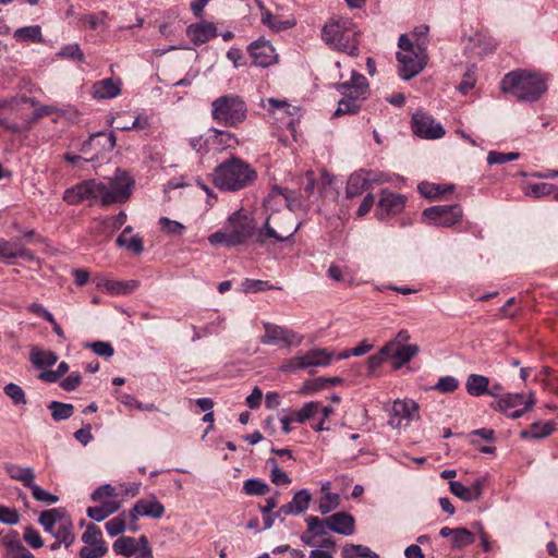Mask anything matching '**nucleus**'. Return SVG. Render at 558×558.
Wrapping results in <instances>:
<instances>
[{
  "mask_svg": "<svg viewBox=\"0 0 558 558\" xmlns=\"http://www.w3.org/2000/svg\"><path fill=\"white\" fill-rule=\"evenodd\" d=\"M209 132L210 147L216 150H223L236 142L234 134L228 131L210 129Z\"/></svg>",
  "mask_w": 558,
  "mask_h": 558,
  "instance_id": "79ce46f5",
  "label": "nucleus"
},
{
  "mask_svg": "<svg viewBox=\"0 0 558 558\" xmlns=\"http://www.w3.org/2000/svg\"><path fill=\"white\" fill-rule=\"evenodd\" d=\"M490 380L487 376L480 374H471L465 381V390L472 397H481L489 395L496 397L494 390H489Z\"/></svg>",
  "mask_w": 558,
  "mask_h": 558,
  "instance_id": "473e14b6",
  "label": "nucleus"
},
{
  "mask_svg": "<svg viewBox=\"0 0 558 558\" xmlns=\"http://www.w3.org/2000/svg\"><path fill=\"white\" fill-rule=\"evenodd\" d=\"M126 218V214L120 211L113 216L95 219L90 226V233L94 236L106 235L109 238L125 223Z\"/></svg>",
  "mask_w": 558,
  "mask_h": 558,
  "instance_id": "5701e85b",
  "label": "nucleus"
},
{
  "mask_svg": "<svg viewBox=\"0 0 558 558\" xmlns=\"http://www.w3.org/2000/svg\"><path fill=\"white\" fill-rule=\"evenodd\" d=\"M248 53L255 65L267 68L278 61V54L269 40L258 38L248 46Z\"/></svg>",
  "mask_w": 558,
  "mask_h": 558,
  "instance_id": "aec40b11",
  "label": "nucleus"
},
{
  "mask_svg": "<svg viewBox=\"0 0 558 558\" xmlns=\"http://www.w3.org/2000/svg\"><path fill=\"white\" fill-rule=\"evenodd\" d=\"M140 283L136 280H113L108 277H98L96 279V287L98 290L106 292L110 295H126L131 294L138 288Z\"/></svg>",
  "mask_w": 558,
  "mask_h": 558,
  "instance_id": "b1692460",
  "label": "nucleus"
},
{
  "mask_svg": "<svg viewBox=\"0 0 558 558\" xmlns=\"http://www.w3.org/2000/svg\"><path fill=\"white\" fill-rule=\"evenodd\" d=\"M13 37L19 43L41 44L45 41L39 25L20 27L14 31Z\"/></svg>",
  "mask_w": 558,
  "mask_h": 558,
  "instance_id": "a19ab883",
  "label": "nucleus"
},
{
  "mask_svg": "<svg viewBox=\"0 0 558 558\" xmlns=\"http://www.w3.org/2000/svg\"><path fill=\"white\" fill-rule=\"evenodd\" d=\"M333 87L341 95V99L338 101V107L333 113L335 117L357 113L369 94V85L366 77L354 70L351 71L349 80L337 83Z\"/></svg>",
  "mask_w": 558,
  "mask_h": 558,
  "instance_id": "20e7f679",
  "label": "nucleus"
},
{
  "mask_svg": "<svg viewBox=\"0 0 558 558\" xmlns=\"http://www.w3.org/2000/svg\"><path fill=\"white\" fill-rule=\"evenodd\" d=\"M500 89L521 102H536L548 89L546 74L529 70L511 71L500 82Z\"/></svg>",
  "mask_w": 558,
  "mask_h": 558,
  "instance_id": "f03ea898",
  "label": "nucleus"
},
{
  "mask_svg": "<svg viewBox=\"0 0 558 558\" xmlns=\"http://www.w3.org/2000/svg\"><path fill=\"white\" fill-rule=\"evenodd\" d=\"M38 522L56 539H61L65 548H69L74 543L73 522L62 509L53 508L43 511Z\"/></svg>",
  "mask_w": 558,
  "mask_h": 558,
  "instance_id": "1a4fd4ad",
  "label": "nucleus"
},
{
  "mask_svg": "<svg viewBox=\"0 0 558 558\" xmlns=\"http://www.w3.org/2000/svg\"><path fill=\"white\" fill-rule=\"evenodd\" d=\"M493 405L508 417L518 418L533 408L534 399L523 393L507 395L496 400Z\"/></svg>",
  "mask_w": 558,
  "mask_h": 558,
  "instance_id": "2eb2a0df",
  "label": "nucleus"
},
{
  "mask_svg": "<svg viewBox=\"0 0 558 558\" xmlns=\"http://www.w3.org/2000/svg\"><path fill=\"white\" fill-rule=\"evenodd\" d=\"M407 198L402 194L392 193L389 191H381V196L378 201L376 216L378 219L384 220L391 216L399 215L404 206Z\"/></svg>",
  "mask_w": 558,
  "mask_h": 558,
  "instance_id": "6ab92c4d",
  "label": "nucleus"
},
{
  "mask_svg": "<svg viewBox=\"0 0 558 558\" xmlns=\"http://www.w3.org/2000/svg\"><path fill=\"white\" fill-rule=\"evenodd\" d=\"M459 380L453 376H442L435 384L434 389L441 393H450L458 389Z\"/></svg>",
  "mask_w": 558,
  "mask_h": 558,
  "instance_id": "69168bd1",
  "label": "nucleus"
},
{
  "mask_svg": "<svg viewBox=\"0 0 558 558\" xmlns=\"http://www.w3.org/2000/svg\"><path fill=\"white\" fill-rule=\"evenodd\" d=\"M341 555L343 558H377L378 555L364 545L348 544L343 546Z\"/></svg>",
  "mask_w": 558,
  "mask_h": 558,
  "instance_id": "de8ad7c7",
  "label": "nucleus"
},
{
  "mask_svg": "<svg viewBox=\"0 0 558 558\" xmlns=\"http://www.w3.org/2000/svg\"><path fill=\"white\" fill-rule=\"evenodd\" d=\"M463 213L460 205H438L424 209L423 220L430 226L449 228L462 219Z\"/></svg>",
  "mask_w": 558,
  "mask_h": 558,
  "instance_id": "ddd939ff",
  "label": "nucleus"
},
{
  "mask_svg": "<svg viewBox=\"0 0 558 558\" xmlns=\"http://www.w3.org/2000/svg\"><path fill=\"white\" fill-rule=\"evenodd\" d=\"M186 35L194 45L199 46L208 43L211 38L217 37L218 32L214 23L202 21L199 23L189 25L186 27Z\"/></svg>",
  "mask_w": 558,
  "mask_h": 558,
  "instance_id": "cd10ccee",
  "label": "nucleus"
},
{
  "mask_svg": "<svg viewBox=\"0 0 558 558\" xmlns=\"http://www.w3.org/2000/svg\"><path fill=\"white\" fill-rule=\"evenodd\" d=\"M112 549L116 555L124 557L153 558V549L145 535L140 536L138 542L131 536H121L114 541Z\"/></svg>",
  "mask_w": 558,
  "mask_h": 558,
  "instance_id": "dca6fc26",
  "label": "nucleus"
},
{
  "mask_svg": "<svg viewBox=\"0 0 558 558\" xmlns=\"http://www.w3.org/2000/svg\"><path fill=\"white\" fill-rule=\"evenodd\" d=\"M133 186L132 177L118 169L108 184L90 179L66 189L63 193V201L72 206L83 202H99L102 206H108L125 202L130 197Z\"/></svg>",
  "mask_w": 558,
  "mask_h": 558,
  "instance_id": "f257e3e1",
  "label": "nucleus"
},
{
  "mask_svg": "<svg viewBox=\"0 0 558 558\" xmlns=\"http://www.w3.org/2000/svg\"><path fill=\"white\" fill-rule=\"evenodd\" d=\"M420 404L411 399H396L388 414V425L399 432L405 430L413 422L421 418Z\"/></svg>",
  "mask_w": 558,
  "mask_h": 558,
  "instance_id": "f8f14e48",
  "label": "nucleus"
},
{
  "mask_svg": "<svg viewBox=\"0 0 558 558\" xmlns=\"http://www.w3.org/2000/svg\"><path fill=\"white\" fill-rule=\"evenodd\" d=\"M327 527L336 534L350 536L355 532V519L347 512H337L327 518Z\"/></svg>",
  "mask_w": 558,
  "mask_h": 558,
  "instance_id": "c756f323",
  "label": "nucleus"
},
{
  "mask_svg": "<svg viewBox=\"0 0 558 558\" xmlns=\"http://www.w3.org/2000/svg\"><path fill=\"white\" fill-rule=\"evenodd\" d=\"M119 247H125L134 254H141L144 251L143 239L138 234H133V228L126 226L116 240Z\"/></svg>",
  "mask_w": 558,
  "mask_h": 558,
  "instance_id": "72a5a7b5",
  "label": "nucleus"
},
{
  "mask_svg": "<svg viewBox=\"0 0 558 558\" xmlns=\"http://www.w3.org/2000/svg\"><path fill=\"white\" fill-rule=\"evenodd\" d=\"M84 546L80 550L81 558H101L107 551L108 547L102 539L101 530L95 524H88L86 531L82 535Z\"/></svg>",
  "mask_w": 558,
  "mask_h": 558,
  "instance_id": "f3484780",
  "label": "nucleus"
},
{
  "mask_svg": "<svg viewBox=\"0 0 558 558\" xmlns=\"http://www.w3.org/2000/svg\"><path fill=\"white\" fill-rule=\"evenodd\" d=\"M386 347H390L389 350V360H392V366L396 369L401 368L403 365L409 363L414 355L418 352V348L416 344H401L397 340H391L385 344Z\"/></svg>",
  "mask_w": 558,
  "mask_h": 558,
  "instance_id": "bb28decb",
  "label": "nucleus"
},
{
  "mask_svg": "<svg viewBox=\"0 0 558 558\" xmlns=\"http://www.w3.org/2000/svg\"><path fill=\"white\" fill-rule=\"evenodd\" d=\"M58 56L61 58L84 62V53L78 44H70L63 46L58 52Z\"/></svg>",
  "mask_w": 558,
  "mask_h": 558,
  "instance_id": "338daca9",
  "label": "nucleus"
},
{
  "mask_svg": "<svg viewBox=\"0 0 558 558\" xmlns=\"http://www.w3.org/2000/svg\"><path fill=\"white\" fill-rule=\"evenodd\" d=\"M474 541V534L465 527H457L451 538L452 547L456 549L464 548Z\"/></svg>",
  "mask_w": 558,
  "mask_h": 558,
  "instance_id": "3c124183",
  "label": "nucleus"
},
{
  "mask_svg": "<svg viewBox=\"0 0 558 558\" xmlns=\"http://www.w3.org/2000/svg\"><path fill=\"white\" fill-rule=\"evenodd\" d=\"M4 470L12 480L23 483V485L28 488L35 482V472L31 466H20L13 463H7L4 465Z\"/></svg>",
  "mask_w": 558,
  "mask_h": 558,
  "instance_id": "c9c22d12",
  "label": "nucleus"
},
{
  "mask_svg": "<svg viewBox=\"0 0 558 558\" xmlns=\"http://www.w3.org/2000/svg\"><path fill=\"white\" fill-rule=\"evenodd\" d=\"M120 508V504L117 500L110 499L104 501L100 506L89 507L87 509V515L89 519L100 522L106 518L118 511Z\"/></svg>",
  "mask_w": 558,
  "mask_h": 558,
  "instance_id": "ea45409f",
  "label": "nucleus"
},
{
  "mask_svg": "<svg viewBox=\"0 0 558 558\" xmlns=\"http://www.w3.org/2000/svg\"><path fill=\"white\" fill-rule=\"evenodd\" d=\"M369 180L366 170H360L350 175L347 187L345 196L352 198L362 195L365 190L369 187Z\"/></svg>",
  "mask_w": 558,
  "mask_h": 558,
  "instance_id": "f704fd0d",
  "label": "nucleus"
},
{
  "mask_svg": "<svg viewBox=\"0 0 558 558\" xmlns=\"http://www.w3.org/2000/svg\"><path fill=\"white\" fill-rule=\"evenodd\" d=\"M307 532L313 536H323L327 533V519L322 520L318 517L310 515L305 519Z\"/></svg>",
  "mask_w": 558,
  "mask_h": 558,
  "instance_id": "4d7b16f0",
  "label": "nucleus"
},
{
  "mask_svg": "<svg viewBox=\"0 0 558 558\" xmlns=\"http://www.w3.org/2000/svg\"><path fill=\"white\" fill-rule=\"evenodd\" d=\"M312 501V495L308 489H300L296 492L291 501L282 505L278 511L277 517L299 515L304 513Z\"/></svg>",
  "mask_w": 558,
  "mask_h": 558,
  "instance_id": "a878e982",
  "label": "nucleus"
},
{
  "mask_svg": "<svg viewBox=\"0 0 558 558\" xmlns=\"http://www.w3.org/2000/svg\"><path fill=\"white\" fill-rule=\"evenodd\" d=\"M340 506V496L337 493L327 492L318 500V511L328 514Z\"/></svg>",
  "mask_w": 558,
  "mask_h": 558,
  "instance_id": "8fccbe9b",
  "label": "nucleus"
},
{
  "mask_svg": "<svg viewBox=\"0 0 558 558\" xmlns=\"http://www.w3.org/2000/svg\"><path fill=\"white\" fill-rule=\"evenodd\" d=\"M329 379L326 377H319L315 379L305 380L300 387L298 393L301 396H312L322 390Z\"/></svg>",
  "mask_w": 558,
  "mask_h": 558,
  "instance_id": "864d4df0",
  "label": "nucleus"
},
{
  "mask_svg": "<svg viewBox=\"0 0 558 558\" xmlns=\"http://www.w3.org/2000/svg\"><path fill=\"white\" fill-rule=\"evenodd\" d=\"M29 489L32 490V495H33L34 499H36L37 501H40L43 504L53 505V504L58 502V500H59L58 496L41 488L39 485L35 484V482L29 487Z\"/></svg>",
  "mask_w": 558,
  "mask_h": 558,
  "instance_id": "bf43d9fd",
  "label": "nucleus"
},
{
  "mask_svg": "<svg viewBox=\"0 0 558 558\" xmlns=\"http://www.w3.org/2000/svg\"><path fill=\"white\" fill-rule=\"evenodd\" d=\"M279 502V493H277L275 496H270L266 499L265 506L260 507V512L263 514V522H264V529L268 530L270 529L277 517V511L272 512L274 509L278 506Z\"/></svg>",
  "mask_w": 558,
  "mask_h": 558,
  "instance_id": "49530a36",
  "label": "nucleus"
},
{
  "mask_svg": "<svg viewBox=\"0 0 558 558\" xmlns=\"http://www.w3.org/2000/svg\"><path fill=\"white\" fill-rule=\"evenodd\" d=\"M213 120L227 128H236L247 118V106L244 99L235 94L219 96L211 102Z\"/></svg>",
  "mask_w": 558,
  "mask_h": 558,
  "instance_id": "0eeeda50",
  "label": "nucleus"
},
{
  "mask_svg": "<svg viewBox=\"0 0 558 558\" xmlns=\"http://www.w3.org/2000/svg\"><path fill=\"white\" fill-rule=\"evenodd\" d=\"M428 32L429 27L425 24L418 25L412 31L411 36L413 39L411 40L416 48H422V50L426 51Z\"/></svg>",
  "mask_w": 558,
  "mask_h": 558,
  "instance_id": "052dcab7",
  "label": "nucleus"
},
{
  "mask_svg": "<svg viewBox=\"0 0 558 558\" xmlns=\"http://www.w3.org/2000/svg\"><path fill=\"white\" fill-rule=\"evenodd\" d=\"M268 110L271 113H276L277 111H282L284 114L291 117V119L287 122L288 128L291 131H294V117L300 116V108L290 105L287 100H280L277 98H268Z\"/></svg>",
  "mask_w": 558,
  "mask_h": 558,
  "instance_id": "e433bc0d",
  "label": "nucleus"
},
{
  "mask_svg": "<svg viewBox=\"0 0 558 558\" xmlns=\"http://www.w3.org/2000/svg\"><path fill=\"white\" fill-rule=\"evenodd\" d=\"M104 138L105 143L101 145V150L98 153L104 151H111L116 145H117V137L113 132H110L109 134H106L104 132H97L89 136V138L82 145V151L87 153L89 147L94 145V143L99 140Z\"/></svg>",
  "mask_w": 558,
  "mask_h": 558,
  "instance_id": "c03bdc74",
  "label": "nucleus"
},
{
  "mask_svg": "<svg viewBox=\"0 0 558 558\" xmlns=\"http://www.w3.org/2000/svg\"><path fill=\"white\" fill-rule=\"evenodd\" d=\"M265 333L260 338L264 344H274L278 347H299L303 341V336L287 327L278 326L271 323L264 324Z\"/></svg>",
  "mask_w": 558,
  "mask_h": 558,
  "instance_id": "4468645a",
  "label": "nucleus"
},
{
  "mask_svg": "<svg viewBox=\"0 0 558 558\" xmlns=\"http://www.w3.org/2000/svg\"><path fill=\"white\" fill-rule=\"evenodd\" d=\"M450 492L463 501H475L482 496V481L476 480L471 486H465L461 482L451 481L449 483Z\"/></svg>",
  "mask_w": 558,
  "mask_h": 558,
  "instance_id": "2f4dec72",
  "label": "nucleus"
},
{
  "mask_svg": "<svg viewBox=\"0 0 558 558\" xmlns=\"http://www.w3.org/2000/svg\"><path fill=\"white\" fill-rule=\"evenodd\" d=\"M31 362L35 367L44 369L54 365L58 362V355L52 351L34 348L31 351Z\"/></svg>",
  "mask_w": 558,
  "mask_h": 558,
  "instance_id": "37998d69",
  "label": "nucleus"
},
{
  "mask_svg": "<svg viewBox=\"0 0 558 558\" xmlns=\"http://www.w3.org/2000/svg\"><path fill=\"white\" fill-rule=\"evenodd\" d=\"M48 409L51 411V416L56 422L68 420L74 413V407L72 404L59 401H51L48 404Z\"/></svg>",
  "mask_w": 558,
  "mask_h": 558,
  "instance_id": "09e8293b",
  "label": "nucleus"
},
{
  "mask_svg": "<svg viewBox=\"0 0 558 558\" xmlns=\"http://www.w3.org/2000/svg\"><path fill=\"white\" fill-rule=\"evenodd\" d=\"M158 223L160 229L168 234L181 235L185 231L184 225L168 217H160Z\"/></svg>",
  "mask_w": 558,
  "mask_h": 558,
  "instance_id": "0e129e2a",
  "label": "nucleus"
},
{
  "mask_svg": "<svg viewBox=\"0 0 558 558\" xmlns=\"http://www.w3.org/2000/svg\"><path fill=\"white\" fill-rule=\"evenodd\" d=\"M23 539L33 549H38L44 546V541L39 532L33 526H26L24 529Z\"/></svg>",
  "mask_w": 558,
  "mask_h": 558,
  "instance_id": "774afa93",
  "label": "nucleus"
},
{
  "mask_svg": "<svg viewBox=\"0 0 558 558\" xmlns=\"http://www.w3.org/2000/svg\"><path fill=\"white\" fill-rule=\"evenodd\" d=\"M399 73L402 80H411L417 75L426 65L427 53L422 48H416L407 34H402L398 41Z\"/></svg>",
  "mask_w": 558,
  "mask_h": 558,
  "instance_id": "6e6552de",
  "label": "nucleus"
},
{
  "mask_svg": "<svg viewBox=\"0 0 558 558\" xmlns=\"http://www.w3.org/2000/svg\"><path fill=\"white\" fill-rule=\"evenodd\" d=\"M22 102H28L32 107L35 108L34 116L36 119L50 116L52 113L58 112V108L52 105H39V102L35 98H21Z\"/></svg>",
  "mask_w": 558,
  "mask_h": 558,
  "instance_id": "13d9d810",
  "label": "nucleus"
},
{
  "mask_svg": "<svg viewBox=\"0 0 558 558\" xmlns=\"http://www.w3.org/2000/svg\"><path fill=\"white\" fill-rule=\"evenodd\" d=\"M555 430V423L553 422H536L533 423L529 429L520 433L522 439H542L551 435Z\"/></svg>",
  "mask_w": 558,
  "mask_h": 558,
  "instance_id": "58836bf2",
  "label": "nucleus"
},
{
  "mask_svg": "<svg viewBox=\"0 0 558 558\" xmlns=\"http://www.w3.org/2000/svg\"><path fill=\"white\" fill-rule=\"evenodd\" d=\"M4 393L12 400L15 405L26 404V395L22 387L14 383H9L3 388Z\"/></svg>",
  "mask_w": 558,
  "mask_h": 558,
  "instance_id": "5fc2aeb1",
  "label": "nucleus"
},
{
  "mask_svg": "<svg viewBox=\"0 0 558 558\" xmlns=\"http://www.w3.org/2000/svg\"><path fill=\"white\" fill-rule=\"evenodd\" d=\"M165 514L163 505L155 497L138 499L129 512L131 521H137L138 517L160 519Z\"/></svg>",
  "mask_w": 558,
  "mask_h": 558,
  "instance_id": "4be33fe9",
  "label": "nucleus"
},
{
  "mask_svg": "<svg viewBox=\"0 0 558 558\" xmlns=\"http://www.w3.org/2000/svg\"><path fill=\"white\" fill-rule=\"evenodd\" d=\"M327 276L336 282H342L348 287L357 284L355 274L349 266H339L330 264L327 270Z\"/></svg>",
  "mask_w": 558,
  "mask_h": 558,
  "instance_id": "4c0bfd02",
  "label": "nucleus"
},
{
  "mask_svg": "<svg viewBox=\"0 0 558 558\" xmlns=\"http://www.w3.org/2000/svg\"><path fill=\"white\" fill-rule=\"evenodd\" d=\"M270 289H274V287L268 281L264 280L245 279L242 282V291L245 293H257Z\"/></svg>",
  "mask_w": 558,
  "mask_h": 558,
  "instance_id": "680f3d73",
  "label": "nucleus"
},
{
  "mask_svg": "<svg viewBox=\"0 0 558 558\" xmlns=\"http://www.w3.org/2000/svg\"><path fill=\"white\" fill-rule=\"evenodd\" d=\"M417 190L422 196L428 199H435L453 190V185H440L436 183L422 182Z\"/></svg>",
  "mask_w": 558,
  "mask_h": 558,
  "instance_id": "a18cd8bd",
  "label": "nucleus"
},
{
  "mask_svg": "<svg viewBox=\"0 0 558 558\" xmlns=\"http://www.w3.org/2000/svg\"><path fill=\"white\" fill-rule=\"evenodd\" d=\"M299 226H292L291 214L284 213L280 215H269L263 228L258 230L257 239L260 243L268 240L276 242H286L293 238Z\"/></svg>",
  "mask_w": 558,
  "mask_h": 558,
  "instance_id": "9d476101",
  "label": "nucleus"
},
{
  "mask_svg": "<svg viewBox=\"0 0 558 558\" xmlns=\"http://www.w3.org/2000/svg\"><path fill=\"white\" fill-rule=\"evenodd\" d=\"M0 545L4 549V558H35V556L23 546L20 534L14 530L0 532Z\"/></svg>",
  "mask_w": 558,
  "mask_h": 558,
  "instance_id": "412c9836",
  "label": "nucleus"
},
{
  "mask_svg": "<svg viewBox=\"0 0 558 558\" xmlns=\"http://www.w3.org/2000/svg\"><path fill=\"white\" fill-rule=\"evenodd\" d=\"M373 347L374 345L367 340H363L356 347L342 351L339 355H337L336 361L347 360L351 356H362L372 351Z\"/></svg>",
  "mask_w": 558,
  "mask_h": 558,
  "instance_id": "6e6d98bb",
  "label": "nucleus"
},
{
  "mask_svg": "<svg viewBox=\"0 0 558 558\" xmlns=\"http://www.w3.org/2000/svg\"><path fill=\"white\" fill-rule=\"evenodd\" d=\"M33 253L20 240H0V262L12 264L15 258L33 259Z\"/></svg>",
  "mask_w": 558,
  "mask_h": 558,
  "instance_id": "c85d7f7f",
  "label": "nucleus"
},
{
  "mask_svg": "<svg viewBox=\"0 0 558 558\" xmlns=\"http://www.w3.org/2000/svg\"><path fill=\"white\" fill-rule=\"evenodd\" d=\"M411 128L413 133L425 140H437L445 135V129L433 117L424 112H415L412 116Z\"/></svg>",
  "mask_w": 558,
  "mask_h": 558,
  "instance_id": "a211bd4d",
  "label": "nucleus"
},
{
  "mask_svg": "<svg viewBox=\"0 0 558 558\" xmlns=\"http://www.w3.org/2000/svg\"><path fill=\"white\" fill-rule=\"evenodd\" d=\"M336 357L335 353L328 349L314 348L303 354H298L287 360L279 369L284 373H294L310 367H326L330 365Z\"/></svg>",
  "mask_w": 558,
  "mask_h": 558,
  "instance_id": "9b49d317",
  "label": "nucleus"
},
{
  "mask_svg": "<svg viewBox=\"0 0 558 558\" xmlns=\"http://www.w3.org/2000/svg\"><path fill=\"white\" fill-rule=\"evenodd\" d=\"M359 32L355 24L347 17L331 20L323 27V39L332 49L350 56L359 52Z\"/></svg>",
  "mask_w": 558,
  "mask_h": 558,
  "instance_id": "423d86ee",
  "label": "nucleus"
},
{
  "mask_svg": "<svg viewBox=\"0 0 558 558\" xmlns=\"http://www.w3.org/2000/svg\"><path fill=\"white\" fill-rule=\"evenodd\" d=\"M256 2L260 11V22L270 31L279 33L281 31L292 28L295 25V20H281L280 17L274 15L260 0H257Z\"/></svg>",
  "mask_w": 558,
  "mask_h": 558,
  "instance_id": "7c9ffc66",
  "label": "nucleus"
},
{
  "mask_svg": "<svg viewBox=\"0 0 558 558\" xmlns=\"http://www.w3.org/2000/svg\"><path fill=\"white\" fill-rule=\"evenodd\" d=\"M243 492L248 496H265L269 492V486L260 480L250 478L243 483Z\"/></svg>",
  "mask_w": 558,
  "mask_h": 558,
  "instance_id": "603ef678",
  "label": "nucleus"
},
{
  "mask_svg": "<svg viewBox=\"0 0 558 558\" xmlns=\"http://www.w3.org/2000/svg\"><path fill=\"white\" fill-rule=\"evenodd\" d=\"M268 464L271 465V482L276 485H289L291 483V478L289 477V475L282 471L279 466H278V463L276 461V459H268L267 461Z\"/></svg>",
  "mask_w": 558,
  "mask_h": 558,
  "instance_id": "e2e57ef3",
  "label": "nucleus"
},
{
  "mask_svg": "<svg viewBox=\"0 0 558 558\" xmlns=\"http://www.w3.org/2000/svg\"><path fill=\"white\" fill-rule=\"evenodd\" d=\"M122 90V81L119 77H108L93 84L90 95L97 100L117 98Z\"/></svg>",
  "mask_w": 558,
  "mask_h": 558,
  "instance_id": "393cba45",
  "label": "nucleus"
},
{
  "mask_svg": "<svg viewBox=\"0 0 558 558\" xmlns=\"http://www.w3.org/2000/svg\"><path fill=\"white\" fill-rule=\"evenodd\" d=\"M254 233L255 223L253 218L239 210L228 218L221 230L210 234L208 241L215 246L232 247L245 243Z\"/></svg>",
  "mask_w": 558,
  "mask_h": 558,
  "instance_id": "39448f33",
  "label": "nucleus"
},
{
  "mask_svg": "<svg viewBox=\"0 0 558 558\" xmlns=\"http://www.w3.org/2000/svg\"><path fill=\"white\" fill-rule=\"evenodd\" d=\"M213 177L216 187L221 191L235 192L253 183L257 173L246 161L232 157L218 165Z\"/></svg>",
  "mask_w": 558,
  "mask_h": 558,
  "instance_id": "7ed1b4c3",
  "label": "nucleus"
}]
</instances>
